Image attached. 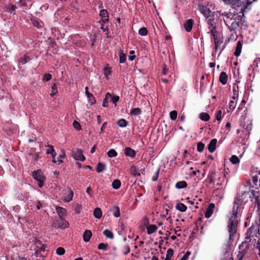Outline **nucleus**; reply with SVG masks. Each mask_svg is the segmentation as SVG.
I'll use <instances>...</instances> for the list:
<instances>
[{
  "mask_svg": "<svg viewBox=\"0 0 260 260\" xmlns=\"http://www.w3.org/2000/svg\"><path fill=\"white\" fill-rule=\"evenodd\" d=\"M73 156L74 159L77 160L84 161L85 159V157L83 154V151L78 149L76 151L73 152Z\"/></svg>",
  "mask_w": 260,
  "mask_h": 260,
  "instance_id": "obj_10",
  "label": "nucleus"
},
{
  "mask_svg": "<svg viewBox=\"0 0 260 260\" xmlns=\"http://www.w3.org/2000/svg\"><path fill=\"white\" fill-rule=\"evenodd\" d=\"M100 16L102 18V21L103 23H107L109 22V14L107 10H101L100 11Z\"/></svg>",
  "mask_w": 260,
  "mask_h": 260,
  "instance_id": "obj_11",
  "label": "nucleus"
},
{
  "mask_svg": "<svg viewBox=\"0 0 260 260\" xmlns=\"http://www.w3.org/2000/svg\"><path fill=\"white\" fill-rule=\"evenodd\" d=\"M121 186V182L119 180L115 179L112 182V187L114 189H118Z\"/></svg>",
  "mask_w": 260,
  "mask_h": 260,
  "instance_id": "obj_40",
  "label": "nucleus"
},
{
  "mask_svg": "<svg viewBox=\"0 0 260 260\" xmlns=\"http://www.w3.org/2000/svg\"><path fill=\"white\" fill-rule=\"evenodd\" d=\"M56 211L60 218H62L63 216L67 214V210L62 207L57 206L56 207Z\"/></svg>",
  "mask_w": 260,
  "mask_h": 260,
  "instance_id": "obj_23",
  "label": "nucleus"
},
{
  "mask_svg": "<svg viewBox=\"0 0 260 260\" xmlns=\"http://www.w3.org/2000/svg\"><path fill=\"white\" fill-rule=\"evenodd\" d=\"M228 75L224 72H222L219 77V82L223 85H225L228 81Z\"/></svg>",
  "mask_w": 260,
  "mask_h": 260,
  "instance_id": "obj_21",
  "label": "nucleus"
},
{
  "mask_svg": "<svg viewBox=\"0 0 260 260\" xmlns=\"http://www.w3.org/2000/svg\"><path fill=\"white\" fill-rule=\"evenodd\" d=\"M105 169V165L101 162H99L97 165L96 171L98 173L102 172Z\"/></svg>",
  "mask_w": 260,
  "mask_h": 260,
  "instance_id": "obj_38",
  "label": "nucleus"
},
{
  "mask_svg": "<svg viewBox=\"0 0 260 260\" xmlns=\"http://www.w3.org/2000/svg\"><path fill=\"white\" fill-rule=\"evenodd\" d=\"M108 247V244L107 243H101L98 245V248L99 249L106 250Z\"/></svg>",
  "mask_w": 260,
  "mask_h": 260,
  "instance_id": "obj_50",
  "label": "nucleus"
},
{
  "mask_svg": "<svg viewBox=\"0 0 260 260\" xmlns=\"http://www.w3.org/2000/svg\"><path fill=\"white\" fill-rule=\"evenodd\" d=\"M254 236H255V235L251 234V232H249V231H247L246 232V237H245V240H246V241L250 240V242H251V237H253Z\"/></svg>",
  "mask_w": 260,
  "mask_h": 260,
  "instance_id": "obj_55",
  "label": "nucleus"
},
{
  "mask_svg": "<svg viewBox=\"0 0 260 260\" xmlns=\"http://www.w3.org/2000/svg\"><path fill=\"white\" fill-rule=\"evenodd\" d=\"M233 99L235 100L238 96V86L236 84L233 86Z\"/></svg>",
  "mask_w": 260,
  "mask_h": 260,
  "instance_id": "obj_46",
  "label": "nucleus"
},
{
  "mask_svg": "<svg viewBox=\"0 0 260 260\" xmlns=\"http://www.w3.org/2000/svg\"><path fill=\"white\" fill-rule=\"evenodd\" d=\"M170 117L171 120H175L177 117V112L175 110H173L170 113Z\"/></svg>",
  "mask_w": 260,
  "mask_h": 260,
  "instance_id": "obj_51",
  "label": "nucleus"
},
{
  "mask_svg": "<svg viewBox=\"0 0 260 260\" xmlns=\"http://www.w3.org/2000/svg\"><path fill=\"white\" fill-rule=\"evenodd\" d=\"M34 255L37 257H42L43 256V255L42 254L41 251H40L37 247L35 248Z\"/></svg>",
  "mask_w": 260,
  "mask_h": 260,
  "instance_id": "obj_52",
  "label": "nucleus"
},
{
  "mask_svg": "<svg viewBox=\"0 0 260 260\" xmlns=\"http://www.w3.org/2000/svg\"><path fill=\"white\" fill-rule=\"evenodd\" d=\"M85 93L88 99L89 102L91 105L95 103V99L93 96V94L88 91V87H85Z\"/></svg>",
  "mask_w": 260,
  "mask_h": 260,
  "instance_id": "obj_22",
  "label": "nucleus"
},
{
  "mask_svg": "<svg viewBox=\"0 0 260 260\" xmlns=\"http://www.w3.org/2000/svg\"><path fill=\"white\" fill-rule=\"evenodd\" d=\"M199 11L204 15L206 18L210 17L212 14V11L207 6L200 5L199 6Z\"/></svg>",
  "mask_w": 260,
  "mask_h": 260,
  "instance_id": "obj_9",
  "label": "nucleus"
},
{
  "mask_svg": "<svg viewBox=\"0 0 260 260\" xmlns=\"http://www.w3.org/2000/svg\"><path fill=\"white\" fill-rule=\"evenodd\" d=\"M112 98V94L109 92H107L106 94L105 98L104 99L103 102V106L104 107H108V100L110 98Z\"/></svg>",
  "mask_w": 260,
  "mask_h": 260,
  "instance_id": "obj_31",
  "label": "nucleus"
},
{
  "mask_svg": "<svg viewBox=\"0 0 260 260\" xmlns=\"http://www.w3.org/2000/svg\"><path fill=\"white\" fill-rule=\"evenodd\" d=\"M63 200L66 202H70L72 200L74 196L73 191L71 188H68L62 191Z\"/></svg>",
  "mask_w": 260,
  "mask_h": 260,
  "instance_id": "obj_8",
  "label": "nucleus"
},
{
  "mask_svg": "<svg viewBox=\"0 0 260 260\" xmlns=\"http://www.w3.org/2000/svg\"><path fill=\"white\" fill-rule=\"evenodd\" d=\"M217 142V139H213L208 145V149L210 153H213L215 150Z\"/></svg>",
  "mask_w": 260,
  "mask_h": 260,
  "instance_id": "obj_15",
  "label": "nucleus"
},
{
  "mask_svg": "<svg viewBox=\"0 0 260 260\" xmlns=\"http://www.w3.org/2000/svg\"><path fill=\"white\" fill-rule=\"evenodd\" d=\"M242 48V42L240 41H238L237 43L236 47L235 48V51L234 52V55L238 57V56H240V55L241 53Z\"/></svg>",
  "mask_w": 260,
  "mask_h": 260,
  "instance_id": "obj_20",
  "label": "nucleus"
},
{
  "mask_svg": "<svg viewBox=\"0 0 260 260\" xmlns=\"http://www.w3.org/2000/svg\"><path fill=\"white\" fill-rule=\"evenodd\" d=\"M94 216L100 219L102 216V211L101 208H96L93 211Z\"/></svg>",
  "mask_w": 260,
  "mask_h": 260,
  "instance_id": "obj_32",
  "label": "nucleus"
},
{
  "mask_svg": "<svg viewBox=\"0 0 260 260\" xmlns=\"http://www.w3.org/2000/svg\"><path fill=\"white\" fill-rule=\"evenodd\" d=\"M73 126L77 130H80L81 129V126L80 124L77 121H74L73 122Z\"/></svg>",
  "mask_w": 260,
  "mask_h": 260,
  "instance_id": "obj_63",
  "label": "nucleus"
},
{
  "mask_svg": "<svg viewBox=\"0 0 260 260\" xmlns=\"http://www.w3.org/2000/svg\"><path fill=\"white\" fill-rule=\"evenodd\" d=\"M56 252L58 255H62L65 253V249L62 247H58Z\"/></svg>",
  "mask_w": 260,
  "mask_h": 260,
  "instance_id": "obj_56",
  "label": "nucleus"
},
{
  "mask_svg": "<svg viewBox=\"0 0 260 260\" xmlns=\"http://www.w3.org/2000/svg\"><path fill=\"white\" fill-rule=\"evenodd\" d=\"M110 99L111 100L112 103L115 104V105H116V103L119 101V96L118 95H112V98H110Z\"/></svg>",
  "mask_w": 260,
  "mask_h": 260,
  "instance_id": "obj_57",
  "label": "nucleus"
},
{
  "mask_svg": "<svg viewBox=\"0 0 260 260\" xmlns=\"http://www.w3.org/2000/svg\"><path fill=\"white\" fill-rule=\"evenodd\" d=\"M214 45H215V51H217L218 49L219 46H220L223 43V38H218L217 39H215L214 41Z\"/></svg>",
  "mask_w": 260,
  "mask_h": 260,
  "instance_id": "obj_28",
  "label": "nucleus"
},
{
  "mask_svg": "<svg viewBox=\"0 0 260 260\" xmlns=\"http://www.w3.org/2000/svg\"><path fill=\"white\" fill-rule=\"evenodd\" d=\"M250 240L246 241L244 240L242 242V243L239 245V252L237 255V258L238 260H242L243 257L244 256L245 254L247 252L248 249H249L250 244L249 243Z\"/></svg>",
  "mask_w": 260,
  "mask_h": 260,
  "instance_id": "obj_4",
  "label": "nucleus"
},
{
  "mask_svg": "<svg viewBox=\"0 0 260 260\" xmlns=\"http://www.w3.org/2000/svg\"><path fill=\"white\" fill-rule=\"evenodd\" d=\"M222 118V111L221 110L217 111L216 113V119L218 121H219Z\"/></svg>",
  "mask_w": 260,
  "mask_h": 260,
  "instance_id": "obj_60",
  "label": "nucleus"
},
{
  "mask_svg": "<svg viewBox=\"0 0 260 260\" xmlns=\"http://www.w3.org/2000/svg\"><path fill=\"white\" fill-rule=\"evenodd\" d=\"M131 174L134 177L140 176V173H138L137 169L136 167L132 166L131 168Z\"/></svg>",
  "mask_w": 260,
  "mask_h": 260,
  "instance_id": "obj_44",
  "label": "nucleus"
},
{
  "mask_svg": "<svg viewBox=\"0 0 260 260\" xmlns=\"http://www.w3.org/2000/svg\"><path fill=\"white\" fill-rule=\"evenodd\" d=\"M32 176L38 182V186L42 188L44 186V183L46 180V177L41 170L34 171L32 172Z\"/></svg>",
  "mask_w": 260,
  "mask_h": 260,
  "instance_id": "obj_5",
  "label": "nucleus"
},
{
  "mask_svg": "<svg viewBox=\"0 0 260 260\" xmlns=\"http://www.w3.org/2000/svg\"><path fill=\"white\" fill-rule=\"evenodd\" d=\"M243 188L241 193H238L237 197L234 202L233 209L239 211L243 202H247L248 197L249 198L250 188H247L246 186H242Z\"/></svg>",
  "mask_w": 260,
  "mask_h": 260,
  "instance_id": "obj_1",
  "label": "nucleus"
},
{
  "mask_svg": "<svg viewBox=\"0 0 260 260\" xmlns=\"http://www.w3.org/2000/svg\"><path fill=\"white\" fill-rule=\"evenodd\" d=\"M32 24L34 26L37 27L38 28H40L42 27V25L38 20H34L32 21Z\"/></svg>",
  "mask_w": 260,
  "mask_h": 260,
  "instance_id": "obj_64",
  "label": "nucleus"
},
{
  "mask_svg": "<svg viewBox=\"0 0 260 260\" xmlns=\"http://www.w3.org/2000/svg\"><path fill=\"white\" fill-rule=\"evenodd\" d=\"M215 207V205L213 203H210L208 208H207L205 213V216L206 218H209L211 216L213 212V209Z\"/></svg>",
  "mask_w": 260,
  "mask_h": 260,
  "instance_id": "obj_14",
  "label": "nucleus"
},
{
  "mask_svg": "<svg viewBox=\"0 0 260 260\" xmlns=\"http://www.w3.org/2000/svg\"><path fill=\"white\" fill-rule=\"evenodd\" d=\"M176 208L181 212H185L187 210L186 206L182 203H177L176 205Z\"/></svg>",
  "mask_w": 260,
  "mask_h": 260,
  "instance_id": "obj_33",
  "label": "nucleus"
},
{
  "mask_svg": "<svg viewBox=\"0 0 260 260\" xmlns=\"http://www.w3.org/2000/svg\"><path fill=\"white\" fill-rule=\"evenodd\" d=\"M194 21L192 19H188L184 24V27L187 32H190L194 24Z\"/></svg>",
  "mask_w": 260,
  "mask_h": 260,
  "instance_id": "obj_13",
  "label": "nucleus"
},
{
  "mask_svg": "<svg viewBox=\"0 0 260 260\" xmlns=\"http://www.w3.org/2000/svg\"><path fill=\"white\" fill-rule=\"evenodd\" d=\"M30 60V57L27 54H26L19 58L18 62L19 64L24 65Z\"/></svg>",
  "mask_w": 260,
  "mask_h": 260,
  "instance_id": "obj_19",
  "label": "nucleus"
},
{
  "mask_svg": "<svg viewBox=\"0 0 260 260\" xmlns=\"http://www.w3.org/2000/svg\"><path fill=\"white\" fill-rule=\"evenodd\" d=\"M39 243L40 245H41L40 247L39 246H37V247L38 248V249L41 251V252H44L46 250V248L47 247V245L45 244H41L40 241H38L36 242V244Z\"/></svg>",
  "mask_w": 260,
  "mask_h": 260,
  "instance_id": "obj_49",
  "label": "nucleus"
},
{
  "mask_svg": "<svg viewBox=\"0 0 260 260\" xmlns=\"http://www.w3.org/2000/svg\"><path fill=\"white\" fill-rule=\"evenodd\" d=\"M223 2L228 5H230L233 8H240L244 4L249 5L254 0H222Z\"/></svg>",
  "mask_w": 260,
  "mask_h": 260,
  "instance_id": "obj_3",
  "label": "nucleus"
},
{
  "mask_svg": "<svg viewBox=\"0 0 260 260\" xmlns=\"http://www.w3.org/2000/svg\"><path fill=\"white\" fill-rule=\"evenodd\" d=\"M206 21L209 25V29L210 30H211V29H216V20L214 18H210L209 17L208 18H206Z\"/></svg>",
  "mask_w": 260,
  "mask_h": 260,
  "instance_id": "obj_16",
  "label": "nucleus"
},
{
  "mask_svg": "<svg viewBox=\"0 0 260 260\" xmlns=\"http://www.w3.org/2000/svg\"><path fill=\"white\" fill-rule=\"evenodd\" d=\"M16 8V6L14 5H10L7 7V11L8 12H11L12 11H15Z\"/></svg>",
  "mask_w": 260,
  "mask_h": 260,
  "instance_id": "obj_59",
  "label": "nucleus"
},
{
  "mask_svg": "<svg viewBox=\"0 0 260 260\" xmlns=\"http://www.w3.org/2000/svg\"><path fill=\"white\" fill-rule=\"evenodd\" d=\"M205 148V144L202 142H199L197 143V151L199 152H202L203 151Z\"/></svg>",
  "mask_w": 260,
  "mask_h": 260,
  "instance_id": "obj_45",
  "label": "nucleus"
},
{
  "mask_svg": "<svg viewBox=\"0 0 260 260\" xmlns=\"http://www.w3.org/2000/svg\"><path fill=\"white\" fill-rule=\"evenodd\" d=\"M259 191H256L254 190H252L251 191H250L249 193V198L250 199L251 201H252L253 199H256L257 198H259Z\"/></svg>",
  "mask_w": 260,
  "mask_h": 260,
  "instance_id": "obj_30",
  "label": "nucleus"
},
{
  "mask_svg": "<svg viewBox=\"0 0 260 260\" xmlns=\"http://www.w3.org/2000/svg\"><path fill=\"white\" fill-rule=\"evenodd\" d=\"M174 254V250L172 248H169L168 249L167 252L166 256L168 257L171 258V257Z\"/></svg>",
  "mask_w": 260,
  "mask_h": 260,
  "instance_id": "obj_62",
  "label": "nucleus"
},
{
  "mask_svg": "<svg viewBox=\"0 0 260 260\" xmlns=\"http://www.w3.org/2000/svg\"><path fill=\"white\" fill-rule=\"evenodd\" d=\"M58 92L57 85L54 83L51 87V92L50 93L51 96H54Z\"/></svg>",
  "mask_w": 260,
  "mask_h": 260,
  "instance_id": "obj_42",
  "label": "nucleus"
},
{
  "mask_svg": "<svg viewBox=\"0 0 260 260\" xmlns=\"http://www.w3.org/2000/svg\"><path fill=\"white\" fill-rule=\"evenodd\" d=\"M117 124L121 127H124L127 125L128 122L125 119L121 118L117 121Z\"/></svg>",
  "mask_w": 260,
  "mask_h": 260,
  "instance_id": "obj_37",
  "label": "nucleus"
},
{
  "mask_svg": "<svg viewBox=\"0 0 260 260\" xmlns=\"http://www.w3.org/2000/svg\"><path fill=\"white\" fill-rule=\"evenodd\" d=\"M249 232H251V234L256 236V234L259 235V228L258 224H252L250 228L248 230Z\"/></svg>",
  "mask_w": 260,
  "mask_h": 260,
  "instance_id": "obj_18",
  "label": "nucleus"
},
{
  "mask_svg": "<svg viewBox=\"0 0 260 260\" xmlns=\"http://www.w3.org/2000/svg\"><path fill=\"white\" fill-rule=\"evenodd\" d=\"M148 34V30L146 27H141L139 30V34L142 36H145Z\"/></svg>",
  "mask_w": 260,
  "mask_h": 260,
  "instance_id": "obj_48",
  "label": "nucleus"
},
{
  "mask_svg": "<svg viewBox=\"0 0 260 260\" xmlns=\"http://www.w3.org/2000/svg\"><path fill=\"white\" fill-rule=\"evenodd\" d=\"M200 118L204 121H207L210 119V115L205 112H202L200 114Z\"/></svg>",
  "mask_w": 260,
  "mask_h": 260,
  "instance_id": "obj_35",
  "label": "nucleus"
},
{
  "mask_svg": "<svg viewBox=\"0 0 260 260\" xmlns=\"http://www.w3.org/2000/svg\"><path fill=\"white\" fill-rule=\"evenodd\" d=\"M248 5H246V4H244L241 7H240L239 9L240 11L238 12V10H237L236 14L237 16L235 17L234 19H236L237 20V21H240V22L241 21H243V19H244V13L245 11V10L247 8V6Z\"/></svg>",
  "mask_w": 260,
  "mask_h": 260,
  "instance_id": "obj_7",
  "label": "nucleus"
},
{
  "mask_svg": "<svg viewBox=\"0 0 260 260\" xmlns=\"http://www.w3.org/2000/svg\"><path fill=\"white\" fill-rule=\"evenodd\" d=\"M103 234L108 238L110 239H113L114 238V234L113 233L109 230H105L103 231Z\"/></svg>",
  "mask_w": 260,
  "mask_h": 260,
  "instance_id": "obj_36",
  "label": "nucleus"
},
{
  "mask_svg": "<svg viewBox=\"0 0 260 260\" xmlns=\"http://www.w3.org/2000/svg\"><path fill=\"white\" fill-rule=\"evenodd\" d=\"M58 224V228L64 229L68 228L69 223L66 220L62 218H60L59 220H56Z\"/></svg>",
  "mask_w": 260,
  "mask_h": 260,
  "instance_id": "obj_17",
  "label": "nucleus"
},
{
  "mask_svg": "<svg viewBox=\"0 0 260 260\" xmlns=\"http://www.w3.org/2000/svg\"><path fill=\"white\" fill-rule=\"evenodd\" d=\"M215 171H211L209 172L207 176V179L209 180V182L211 184H213L214 185L215 184Z\"/></svg>",
  "mask_w": 260,
  "mask_h": 260,
  "instance_id": "obj_24",
  "label": "nucleus"
},
{
  "mask_svg": "<svg viewBox=\"0 0 260 260\" xmlns=\"http://www.w3.org/2000/svg\"><path fill=\"white\" fill-rule=\"evenodd\" d=\"M210 32L211 33V36L213 37L214 39V41L215 39H217L219 38L217 36V31L216 29H211Z\"/></svg>",
  "mask_w": 260,
  "mask_h": 260,
  "instance_id": "obj_53",
  "label": "nucleus"
},
{
  "mask_svg": "<svg viewBox=\"0 0 260 260\" xmlns=\"http://www.w3.org/2000/svg\"><path fill=\"white\" fill-rule=\"evenodd\" d=\"M230 161L234 165H237L239 163L240 159L238 156L235 155H233L230 158Z\"/></svg>",
  "mask_w": 260,
  "mask_h": 260,
  "instance_id": "obj_43",
  "label": "nucleus"
},
{
  "mask_svg": "<svg viewBox=\"0 0 260 260\" xmlns=\"http://www.w3.org/2000/svg\"><path fill=\"white\" fill-rule=\"evenodd\" d=\"M235 12H234V14H232V13H228L226 12H224L221 15L222 16H223L226 17L225 20H228V19H230L232 18H233L234 16H235L236 15H235Z\"/></svg>",
  "mask_w": 260,
  "mask_h": 260,
  "instance_id": "obj_41",
  "label": "nucleus"
},
{
  "mask_svg": "<svg viewBox=\"0 0 260 260\" xmlns=\"http://www.w3.org/2000/svg\"><path fill=\"white\" fill-rule=\"evenodd\" d=\"M141 113H142L141 109L139 108H135L132 109L131 110L130 113H129V114L132 116L139 115L141 114Z\"/></svg>",
  "mask_w": 260,
  "mask_h": 260,
  "instance_id": "obj_34",
  "label": "nucleus"
},
{
  "mask_svg": "<svg viewBox=\"0 0 260 260\" xmlns=\"http://www.w3.org/2000/svg\"><path fill=\"white\" fill-rule=\"evenodd\" d=\"M236 106V104L235 102L233 101H231L229 104V108L231 110H233L235 107Z\"/></svg>",
  "mask_w": 260,
  "mask_h": 260,
  "instance_id": "obj_61",
  "label": "nucleus"
},
{
  "mask_svg": "<svg viewBox=\"0 0 260 260\" xmlns=\"http://www.w3.org/2000/svg\"><path fill=\"white\" fill-rule=\"evenodd\" d=\"M126 59V54H124L122 50L119 51V62L120 63H124Z\"/></svg>",
  "mask_w": 260,
  "mask_h": 260,
  "instance_id": "obj_39",
  "label": "nucleus"
},
{
  "mask_svg": "<svg viewBox=\"0 0 260 260\" xmlns=\"http://www.w3.org/2000/svg\"><path fill=\"white\" fill-rule=\"evenodd\" d=\"M187 186V184L185 181L182 180L177 182L175 184L176 188L178 189H182Z\"/></svg>",
  "mask_w": 260,
  "mask_h": 260,
  "instance_id": "obj_29",
  "label": "nucleus"
},
{
  "mask_svg": "<svg viewBox=\"0 0 260 260\" xmlns=\"http://www.w3.org/2000/svg\"><path fill=\"white\" fill-rule=\"evenodd\" d=\"M238 211L233 209L232 214L229 219V223L228 224V231L230 233V239L237 232L238 220L237 219Z\"/></svg>",
  "mask_w": 260,
  "mask_h": 260,
  "instance_id": "obj_2",
  "label": "nucleus"
},
{
  "mask_svg": "<svg viewBox=\"0 0 260 260\" xmlns=\"http://www.w3.org/2000/svg\"><path fill=\"white\" fill-rule=\"evenodd\" d=\"M124 153L126 156L132 158H135L136 155L135 150L128 147L125 148Z\"/></svg>",
  "mask_w": 260,
  "mask_h": 260,
  "instance_id": "obj_12",
  "label": "nucleus"
},
{
  "mask_svg": "<svg viewBox=\"0 0 260 260\" xmlns=\"http://www.w3.org/2000/svg\"><path fill=\"white\" fill-rule=\"evenodd\" d=\"M65 156V152L63 151H62V153L60 154L59 157L57 158V161L58 162L59 164L62 162V159L64 158Z\"/></svg>",
  "mask_w": 260,
  "mask_h": 260,
  "instance_id": "obj_54",
  "label": "nucleus"
},
{
  "mask_svg": "<svg viewBox=\"0 0 260 260\" xmlns=\"http://www.w3.org/2000/svg\"><path fill=\"white\" fill-rule=\"evenodd\" d=\"M110 211L112 212L113 215L115 217H118L120 216V208L118 206H115L113 207Z\"/></svg>",
  "mask_w": 260,
  "mask_h": 260,
  "instance_id": "obj_26",
  "label": "nucleus"
},
{
  "mask_svg": "<svg viewBox=\"0 0 260 260\" xmlns=\"http://www.w3.org/2000/svg\"><path fill=\"white\" fill-rule=\"evenodd\" d=\"M107 154L109 157H114L117 156L118 153L114 149H111L109 150Z\"/></svg>",
  "mask_w": 260,
  "mask_h": 260,
  "instance_id": "obj_47",
  "label": "nucleus"
},
{
  "mask_svg": "<svg viewBox=\"0 0 260 260\" xmlns=\"http://www.w3.org/2000/svg\"><path fill=\"white\" fill-rule=\"evenodd\" d=\"M157 227L155 224H150L147 226V233L148 235H150L156 231Z\"/></svg>",
  "mask_w": 260,
  "mask_h": 260,
  "instance_id": "obj_27",
  "label": "nucleus"
},
{
  "mask_svg": "<svg viewBox=\"0 0 260 260\" xmlns=\"http://www.w3.org/2000/svg\"><path fill=\"white\" fill-rule=\"evenodd\" d=\"M52 78V75L49 73L45 74L43 76V81H48L51 80Z\"/></svg>",
  "mask_w": 260,
  "mask_h": 260,
  "instance_id": "obj_58",
  "label": "nucleus"
},
{
  "mask_svg": "<svg viewBox=\"0 0 260 260\" xmlns=\"http://www.w3.org/2000/svg\"><path fill=\"white\" fill-rule=\"evenodd\" d=\"M224 21L231 31L236 30L240 26V21H237V20L234 19V17Z\"/></svg>",
  "mask_w": 260,
  "mask_h": 260,
  "instance_id": "obj_6",
  "label": "nucleus"
},
{
  "mask_svg": "<svg viewBox=\"0 0 260 260\" xmlns=\"http://www.w3.org/2000/svg\"><path fill=\"white\" fill-rule=\"evenodd\" d=\"M91 236H92V233H91V231L86 230L84 232L83 235V240L85 242H87L89 241Z\"/></svg>",
  "mask_w": 260,
  "mask_h": 260,
  "instance_id": "obj_25",
  "label": "nucleus"
}]
</instances>
